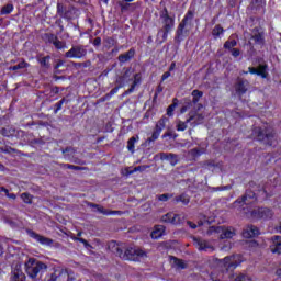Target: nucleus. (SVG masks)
I'll use <instances>...</instances> for the list:
<instances>
[{"instance_id": "1", "label": "nucleus", "mask_w": 281, "mask_h": 281, "mask_svg": "<svg viewBox=\"0 0 281 281\" xmlns=\"http://www.w3.org/2000/svg\"><path fill=\"white\" fill-rule=\"evenodd\" d=\"M250 190L246 191V194L234 202L235 207H241L244 214H249L252 218H262L263 221H269L273 218V211L269 207H258L252 211L245 210V205H250L254 201H258V198L265 201L272 196L271 187L269 182L266 184H257L255 181L249 182Z\"/></svg>"}, {"instance_id": "2", "label": "nucleus", "mask_w": 281, "mask_h": 281, "mask_svg": "<svg viewBox=\"0 0 281 281\" xmlns=\"http://www.w3.org/2000/svg\"><path fill=\"white\" fill-rule=\"evenodd\" d=\"M113 248L114 252L116 256H119V258H121V260H132L133 262H137V260L142 258H148V254L138 247L130 246L124 251V245L113 244Z\"/></svg>"}, {"instance_id": "3", "label": "nucleus", "mask_w": 281, "mask_h": 281, "mask_svg": "<svg viewBox=\"0 0 281 281\" xmlns=\"http://www.w3.org/2000/svg\"><path fill=\"white\" fill-rule=\"evenodd\" d=\"M252 135L257 142H262L266 146H273L276 142V130L269 124L255 126L252 128Z\"/></svg>"}, {"instance_id": "4", "label": "nucleus", "mask_w": 281, "mask_h": 281, "mask_svg": "<svg viewBox=\"0 0 281 281\" xmlns=\"http://www.w3.org/2000/svg\"><path fill=\"white\" fill-rule=\"evenodd\" d=\"M239 258L240 257L238 256H231L225 257L223 260H220V265L224 267L225 272L220 273L217 279H214V273H212L211 279L213 281H227V279H225V276H229V271H234V269H236V267L240 265V262H238Z\"/></svg>"}, {"instance_id": "5", "label": "nucleus", "mask_w": 281, "mask_h": 281, "mask_svg": "<svg viewBox=\"0 0 281 281\" xmlns=\"http://www.w3.org/2000/svg\"><path fill=\"white\" fill-rule=\"evenodd\" d=\"M206 234L207 236H214L215 238L225 240V238H232L233 236H236V228L232 226H211Z\"/></svg>"}, {"instance_id": "6", "label": "nucleus", "mask_w": 281, "mask_h": 281, "mask_svg": "<svg viewBox=\"0 0 281 281\" xmlns=\"http://www.w3.org/2000/svg\"><path fill=\"white\" fill-rule=\"evenodd\" d=\"M160 19L162 21V27L159 29L158 36L162 34V41H168V34H170L175 27V20L170 16L166 8L161 11Z\"/></svg>"}, {"instance_id": "7", "label": "nucleus", "mask_w": 281, "mask_h": 281, "mask_svg": "<svg viewBox=\"0 0 281 281\" xmlns=\"http://www.w3.org/2000/svg\"><path fill=\"white\" fill-rule=\"evenodd\" d=\"M45 281H76V273L71 270L57 268L45 277Z\"/></svg>"}, {"instance_id": "8", "label": "nucleus", "mask_w": 281, "mask_h": 281, "mask_svg": "<svg viewBox=\"0 0 281 281\" xmlns=\"http://www.w3.org/2000/svg\"><path fill=\"white\" fill-rule=\"evenodd\" d=\"M44 271H47V265L43 261L31 258L25 262V272L29 278H36L38 273H44Z\"/></svg>"}, {"instance_id": "9", "label": "nucleus", "mask_w": 281, "mask_h": 281, "mask_svg": "<svg viewBox=\"0 0 281 281\" xmlns=\"http://www.w3.org/2000/svg\"><path fill=\"white\" fill-rule=\"evenodd\" d=\"M87 57V47L85 45H72L69 50L65 53V58H75L80 60Z\"/></svg>"}, {"instance_id": "10", "label": "nucleus", "mask_w": 281, "mask_h": 281, "mask_svg": "<svg viewBox=\"0 0 281 281\" xmlns=\"http://www.w3.org/2000/svg\"><path fill=\"white\" fill-rule=\"evenodd\" d=\"M133 80V69L131 68H125V71L122 74V76H119L116 78V85L119 87H124L128 85Z\"/></svg>"}, {"instance_id": "11", "label": "nucleus", "mask_w": 281, "mask_h": 281, "mask_svg": "<svg viewBox=\"0 0 281 281\" xmlns=\"http://www.w3.org/2000/svg\"><path fill=\"white\" fill-rule=\"evenodd\" d=\"M249 89V81L247 79L238 78L235 83V91L238 95H245Z\"/></svg>"}, {"instance_id": "12", "label": "nucleus", "mask_w": 281, "mask_h": 281, "mask_svg": "<svg viewBox=\"0 0 281 281\" xmlns=\"http://www.w3.org/2000/svg\"><path fill=\"white\" fill-rule=\"evenodd\" d=\"M27 234L31 238H34V240H36L41 245H46L47 247H49L50 245H54L53 239L42 236L34 231H27Z\"/></svg>"}, {"instance_id": "13", "label": "nucleus", "mask_w": 281, "mask_h": 281, "mask_svg": "<svg viewBox=\"0 0 281 281\" xmlns=\"http://www.w3.org/2000/svg\"><path fill=\"white\" fill-rule=\"evenodd\" d=\"M193 240L199 251H214V246L210 241L201 238H194Z\"/></svg>"}, {"instance_id": "14", "label": "nucleus", "mask_w": 281, "mask_h": 281, "mask_svg": "<svg viewBox=\"0 0 281 281\" xmlns=\"http://www.w3.org/2000/svg\"><path fill=\"white\" fill-rule=\"evenodd\" d=\"M10 281H25V273L21 269V263H16L12 269Z\"/></svg>"}, {"instance_id": "15", "label": "nucleus", "mask_w": 281, "mask_h": 281, "mask_svg": "<svg viewBox=\"0 0 281 281\" xmlns=\"http://www.w3.org/2000/svg\"><path fill=\"white\" fill-rule=\"evenodd\" d=\"M270 251L280 256L281 254V236L274 235L271 237Z\"/></svg>"}, {"instance_id": "16", "label": "nucleus", "mask_w": 281, "mask_h": 281, "mask_svg": "<svg viewBox=\"0 0 281 281\" xmlns=\"http://www.w3.org/2000/svg\"><path fill=\"white\" fill-rule=\"evenodd\" d=\"M189 119H187V122H191V126H199V124H203V120H205V116L201 113H189Z\"/></svg>"}, {"instance_id": "17", "label": "nucleus", "mask_w": 281, "mask_h": 281, "mask_svg": "<svg viewBox=\"0 0 281 281\" xmlns=\"http://www.w3.org/2000/svg\"><path fill=\"white\" fill-rule=\"evenodd\" d=\"M159 156L161 161H169L171 166L179 164V156L177 154L160 153Z\"/></svg>"}, {"instance_id": "18", "label": "nucleus", "mask_w": 281, "mask_h": 281, "mask_svg": "<svg viewBox=\"0 0 281 281\" xmlns=\"http://www.w3.org/2000/svg\"><path fill=\"white\" fill-rule=\"evenodd\" d=\"M258 234H260V231L258 229V227H256L254 225L247 226L243 231L244 238H255V236H258Z\"/></svg>"}, {"instance_id": "19", "label": "nucleus", "mask_w": 281, "mask_h": 281, "mask_svg": "<svg viewBox=\"0 0 281 281\" xmlns=\"http://www.w3.org/2000/svg\"><path fill=\"white\" fill-rule=\"evenodd\" d=\"M139 85H142V75H140V72H137V74L134 75L133 83L130 87V89H127L124 92V95H130V93H133L135 91V87H137Z\"/></svg>"}, {"instance_id": "20", "label": "nucleus", "mask_w": 281, "mask_h": 281, "mask_svg": "<svg viewBox=\"0 0 281 281\" xmlns=\"http://www.w3.org/2000/svg\"><path fill=\"white\" fill-rule=\"evenodd\" d=\"M61 153L65 157V159H67V161H72L74 164H80V160L78 159H72L71 156L76 155V150L74 149V147H66L65 149H61Z\"/></svg>"}, {"instance_id": "21", "label": "nucleus", "mask_w": 281, "mask_h": 281, "mask_svg": "<svg viewBox=\"0 0 281 281\" xmlns=\"http://www.w3.org/2000/svg\"><path fill=\"white\" fill-rule=\"evenodd\" d=\"M57 14L61 19H69V9L67 8V5L58 2L57 3Z\"/></svg>"}, {"instance_id": "22", "label": "nucleus", "mask_w": 281, "mask_h": 281, "mask_svg": "<svg viewBox=\"0 0 281 281\" xmlns=\"http://www.w3.org/2000/svg\"><path fill=\"white\" fill-rule=\"evenodd\" d=\"M132 58H135V48H131L125 54H121L119 56V61H121V63H128V60H132Z\"/></svg>"}, {"instance_id": "23", "label": "nucleus", "mask_w": 281, "mask_h": 281, "mask_svg": "<svg viewBox=\"0 0 281 281\" xmlns=\"http://www.w3.org/2000/svg\"><path fill=\"white\" fill-rule=\"evenodd\" d=\"M166 232V227L162 225H158L155 227V229L151 232V238H154V240H157L159 238H161L164 236Z\"/></svg>"}, {"instance_id": "24", "label": "nucleus", "mask_w": 281, "mask_h": 281, "mask_svg": "<svg viewBox=\"0 0 281 281\" xmlns=\"http://www.w3.org/2000/svg\"><path fill=\"white\" fill-rule=\"evenodd\" d=\"M192 21H194V10L189 9L188 12L186 13L184 18L182 19L181 23H183L187 26H191Z\"/></svg>"}, {"instance_id": "25", "label": "nucleus", "mask_w": 281, "mask_h": 281, "mask_svg": "<svg viewBox=\"0 0 281 281\" xmlns=\"http://www.w3.org/2000/svg\"><path fill=\"white\" fill-rule=\"evenodd\" d=\"M188 27L187 24H183L182 22L179 23L177 32H176V40L181 41L182 36H186L187 32H190V30H186Z\"/></svg>"}, {"instance_id": "26", "label": "nucleus", "mask_w": 281, "mask_h": 281, "mask_svg": "<svg viewBox=\"0 0 281 281\" xmlns=\"http://www.w3.org/2000/svg\"><path fill=\"white\" fill-rule=\"evenodd\" d=\"M173 203H182V205H188L190 203V195L188 193H182L173 198Z\"/></svg>"}, {"instance_id": "27", "label": "nucleus", "mask_w": 281, "mask_h": 281, "mask_svg": "<svg viewBox=\"0 0 281 281\" xmlns=\"http://www.w3.org/2000/svg\"><path fill=\"white\" fill-rule=\"evenodd\" d=\"M257 76L267 78L269 76V66L267 64H260L257 68Z\"/></svg>"}, {"instance_id": "28", "label": "nucleus", "mask_w": 281, "mask_h": 281, "mask_svg": "<svg viewBox=\"0 0 281 281\" xmlns=\"http://www.w3.org/2000/svg\"><path fill=\"white\" fill-rule=\"evenodd\" d=\"M29 67H30V63L22 59L21 61H19L18 65L10 66L9 71H19V69H27Z\"/></svg>"}, {"instance_id": "29", "label": "nucleus", "mask_w": 281, "mask_h": 281, "mask_svg": "<svg viewBox=\"0 0 281 281\" xmlns=\"http://www.w3.org/2000/svg\"><path fill=\"white\" fill-rule=\"evenodd\" d=\"M139 142V136H133L127 140V150L130 153H135V144Z\"/></svg>"}, {"instance_id": "30", "label": "nucleus", "mask_w": 281, "mask_h": 281, "mask_svg": "<svg viewBox=\"0 0 281 281\" xmlns=\"http://www.w3.org/2000/svg\"><path fill=\"white\" fill-rule=\"evenodd\" d=\"M89 207H95L97 212H99V214H103L104 216L111 215L109 210L104 209V206H102L100 204L89 203Z\"/></svg>"}, {"instance_id": "31", "label": "nucleus", "mask_w": 281, "mask_h": 281, "mask_svg": "<svg viewBox=\"0 0 281 281\" xmlns=\"http://www.w3.org/2000/svg\"><path fill=\"white\" fill-rule=\"evenodd\" d=\"M191 95L193 98L191 104H199V101L203 98V91L193 90Z\"/></svg>"}, {"instance_id": "32", "label": "nucleus", "mask_w": 281, "mask_h": 281, "mask_svg": "<svg viewBox=\"0 0 281 281\" xmlns=\"http://www.w3.org/2000/svg\"><path fill=\"white\" fill-rule=\"evenodd\" d=\"M205 148H193L189 151V155L193 158L196 159L198 157H201V155H204Z\"/></svg>"}, {"instance_id": "33", "label": "nucleus", "mask_w": 281, "mask_h": 281, "mask_svg": "<svg viewBox=\"0 0 281 281\" xmlns=\"http://www.w3.org/2000/svg\"><path fill=\"white\" fill-rule=\"evenodd\" d=\"M1 135H3V137H13L14 133H16V131L12 127H3L0 131Z\"/></svg>"}, {"instance_id": "34", "label": "nucleus", "mask_w": 281, "mask_h": 281, "mask_svg": "<svg viewBox=\"0 0 281 281\" xmlns=\"http://www.w3.org/2000/svg\"><path fill=\"white\" fill-rule=\"evenodd\" d=\"M52 59L50 56H45L38 59V63L41 65V67H45V69H49L50 65H49V60Z\"/></svg>"}, {"instance_id": "35", "label": "nucleus", "mask_w": 281, "mask_h": 281, "mask_svg": "<svg viewBox=\"0 0 281 281\" xmlns=\"http://www.w3.org/2000/svg\"><path fill=\"white\" fill-rule=\"evenodd\" d=\"M13 11H14V5L9 3L4 7H2L0 14L1 15L11 14V12H13Z\"/></svg>"}, {"instance_id": "36", "label": "nucleus", "mask_w": 281, "mask_h": 281, "mask_svg": "<svg viewBox=\"0 0 281 281\" xmlns=\"http://www.w3.org/2000/svg\"><path fill=\"white\" fill-rule=\"evenodd\" d=\"M173 218H175V213H167V214L162 215L161 222L170 223L171 225H173Z\"/></svg>"}, {"instance_id": "37", "label": "nucleus", "mask_w": 281, "mask_h": 281, "mask_svg": "<svg viewBox=\"0 0 281 281\" xmlns=\"http://www.w3.org/2000/svg\"><path fill=\"white\" fill-rule=\"evenodd\" d=\"M186 221V215L183 214H173V225H181Z\"/></svg>"}, {"instance_id": "38", "label": "nucleus", "mask_w": 281, "mask_h": 281, "mask_svg": "<svg viewBox=\"0 0 281 281\" xmlns=\"http://www.w3.org/2000/svg\"><path fill=\"white\" fill-rule=\"evenodd\" d=\"M252 40L258 45H262V43H265V36L262 35V33H256L255 35H252Z\"/></svg>"}, {"instance_id": "39", "label": "nucleus", "mask_w": 281, "mask_h": 281, "mask_svg": "<svg viewBox=\"0 0 281 281\" xmlns=\"http://www.w3.org/2000/svg\"><path fill=\"white\" fill-rule=\"evenodd\" d=\"M237 42L234 38H229L224 43V49H232L233 47H236Z\"/></svg>"}, {"instance_id": "40", "label": "nucleus", "mask_w": 281, "mask_h": 281, "mask_svg": "<svg viewBox=\"0 0 281 281\" xmlns=\"http://www.w3.org/2000/svg\"><path fill=\"white\" fill-rule=\"evenodd\" d=\"M21 199L27 205H32V199H33L32 194H30V193H22L21 194Z\"/></svg>"}, {"instance_id": "41", "label": "nucleus", "mask_w": 281, "mask_h": 281, "mask_svg": "<svg viewBox=\"0 0 281 281\" xmlns=\"http://www.w3.org/2000/svg\"><path fill=\"white\" fill-rule=\"evenodd\" d=\"M61 168H68V170H85V167L70 165V164H61Z\"/></svg>"}, {"instance_id": "42", "label": "nucleus", "mask_w": 281, "mask_h": 281, "mask_svg": "<svg viewBox=\"0 0 281 281\" xmlns=\"http://www.w3.org/2000/svg\"><path fill=\"white\" fill-rule=\"evenodd\" d=\"M234 281H254L251 279V277H249L248 274H245V273H239L235 279Z\"/></svg>"}, {"instance_id": "43", "label": "nucleus", "mask_w": 281, "mask_h": 281, "mask_svg": "<svg viewBox=\"0 0 281 281\" xmlns=\"http://www.w3.org/2000/svg\"><path fill=\"white\" fill-rule=\"evenodd\" d=\"M190 122H183V121H178L177 122V125H176V130L177 131H186V128H188V124H189Z\"/></svg>"}, {"instance_id": "44", "label": "nucleus", "mask_w": 281, "mask_h": 281, "mask_svg": "<svg viewBox=\"0 0 281 281\" xmlns=\"http://www.w3.org/2000/svg\"><path fill=\"white\" fill-rule=\"evenodd\" d=\"M168 122V117L162 116L156 124L158 128H161L162 131L166 128V123Z\"/></svg>"}, {"instance_id": "45", "label": "nucleus", "mask_w": 281, "mask_h": 281, "mask_svg": "<svg viewBox=\"0 0 281 281\" xmlns=\"http://www.w3.org/2000/svg\"><path fill=\"white\" fill-rule=\"evenodd\" d=\"M175 109H177V99H173V103L167 109V115H169V117L175 113Z\"/></svg>"}, {"instance_id": "46", "label": "nucleus", "mask_w": 281, "mask_h": 281, "mask_svg": "<svg viewBox=\"0 0 281 281\" xmlns=\"http://www.w3.org/2000/svg\"><path fill=\"white\" fill-rule=\"evenodd\" d=\"M173 265H176L178 269H186V262H183L181 259L173 257Z\"/></svg>"}, {"instance_id": "47", "label": "nucleus", "mask_w": 281, "mask_h": 281, "mask_svg": "<svg viewBox=\"0 0 281 281\" xmlns=\"http://www.w3.org/2000/svg\"><path fill=\"white\" fill-rule=\"evenodd\" d=\"M172 196H175V194H171V193H164V194L158 195L157 199H158V201L166 202V201H168L169 199H172Z\"/></svg>"}, {"instance_id": "48", "label": "nucleus", "mask_w": 281, "mask_h": 281, "mask_svg": "<svg viewBox=\"0 0 281 281\" xmlns=\"http://www.w3.org/2000/svg\"><path fill=\"white\" fill-rule=\"evenodd\" d=\"M224 30L221 27L220 24L215 25L213 29V36H221L223 34Z\"/></svg>"}, {"instance_id": "49", "label": "nucleus", "mask_w": 281, "mask_h": 281, "mask_svg": "<svg viewBox=\"0 0 281 281\" xmlns=\"http://www.w3.org/2000/svg\"><path fill=\"white\" fill-rule=\"evenodd\" d=\"M54 47H56V49H63L65 47V42L58 40H55V42L53 43Z\"/></svg>"}, {"instance_id": "50", "label": "nucleus", "mask_w": 281, "mask_h": 281, "mask_svg": "<svg viewBox=\"0 0 281 281\" xmlns=\"http://www.w3.org/2000/svg\"><path fill=\"white\" fill-rule=\"evenodd\" d=\"M0 153H7L8 155L12 154V153H19V150L12 148V147H1L0 148Z\"/></svg>"}, {"instance_id": "51", "label": "nucleus", "mask_w": 281, "mask_h": 281, "mask_svg": "<svg viewBox=\"0 0 281 281\" xmlns=\"http://www.w3.org/2000/svg\"><path fill=\"white\" fill-rule=\"evenodd\" d=\"M148 168H150V166L142 165V166L135 167L134 172H144V171L148 170Z\"/></svg>"}, {"instance_id": "52", "label": "nucleus", "mask_w": 281, "mask_h": 281, "mask_svg": "<svg viewBox=\"0 0 281 281\" xmlns=\"http://www.w3.org/2000/svg\"><path fill=\"white\" fill-rule=\"evenodd\" d=\"M120 89H122V87H120V83H117L116 87H114L109 94H106V98H111L113 95H115V93H117L120 91Z\"/></svg>"}, {"instance_id": "53", "label": "nucleus", "mask_w": 281, "mask_h": 281, "mask_svg": "<svg viewBox=\"0 0 281 281\" xmlns=\"http://www.w3.org/2000/svg\"><path fill=\"white\" fill-rule=\"evenodd\" d=\"M46 38L48 41V43H52L54 45V43L56 42V40L58 38V36L52 34V33H47L46 34Z\"/></svg>"}, {"instance_id": "54", "label": "nucleus", "mask_w": 281, "mask_h": 281, "mask_svg": "<svg viewBox=\"0 0 281 281\" xmlns=\"http://www.w3.org/2000/svg\"><path fill=\"white\" fill-rule=\"evenodd\" d=\"M72 240H76L78 243H82V245H85V247H89V241H87V239L85 238H80V237H71Z\"/></svg>"}, {"instance_id": "55", "label": "nucleus", "mask_w": 281, "mask_h": 281, "mask_svg": "<svg viewBox=\"0 0 281 281\" xmlns=\"http://www.w3.org/2000/svg\"><path fill=\"white\" fill-rule=\"evenodd\" d=\"M72 240H76L78 243H82V245H85V247H89V241H87V239L85 238H80V237H71Z\"/></svg>"}, {"instance_id": "56", "label": "nucleus", "mask_w": 281, "mask_h": 281, "mask_svg": "<svg viewBox=\"0 0 281 281\" xmlns=\"http://www.w3.org/2000/svg\"><path fill=\"white\" fill-rule=\"evenodd\" d=\"M133 173H135V171L131 167L125 168L123 171V175H125V177H130V175H133Z\"/></svg>"}, {"instance_id": "57", "label": "nucleus", "mask_w": 281, "mask_h": 281, "mask_svg": "<svg viewBox=\"0 0 281 281\" xmlns=\"http://www.w3.org/2000/svg\"><path fill=\"white\" fill-rule=\"evenodd\" d=\"M92 45H94V47H100L102 45V38L95 37L92 42Z\"/></svg>"}, {"instance_id": "58", "label": "nucleus", "mask_w": 281, "mask_h": 281, "mask_svg": "<svg viewBox=\"0 0 281 281\" xmlns=\"http://www.w3.org/2000/svg\"><path fill=\"white\" fill-rule=\"evenodd\" d=\"M157 139H159V134L153 132L151 137L148 138V142H157Z\"/></svg>"}, {"instance_id": "59", "label": "nucleus", "mask_w": 281, "mask_h": 281, "mask_svg": "<svg viewBox=\"0 0 281 281\" xmlns=\"http://www.w3.org/2000/svg\"><path fill=\"white\" fill-rule=\"evenodd\" d=\"M231 52H232V56H234V58H238V56H240V49H238V48H233Z\"/></svg>"}, {"instance_id": "60", "label": "nucleus", "mask_w": 281, "mask_h": 281, "mask_svg": "<svg viewBox=\"0 0 281 281\" xmlns=\"http://www.w3.org/2000/svg\"><path fill=\"white\" fill-rule=\"evenodd\" d=\"M63 109V102L58 101L56 104H55V111L54 113H58V111H60Z\"/></svg>"}, {"instance_id": "61", "label": "nucleus", "mask_w": 281, "mask_h": 281, "mask_svg": "<svg viewBox=\"0 0 281 281\" xmlns=\"http://www.w3.org/2000/svg\"><path fill=\"white\" fill-rule=\"evenodd\" d=\"M249 74L257 75L258 76V68L256 67H249L248 68Z\"/></svg>"}, {"instance_id": "62", "label": "nucleus", "mask_w": 281, "mask_h": 281, "mask_svg": "<svg viewBox=\"0 0 281 281\" xmlns=\"http://www.w3.org/2000/svg\"><path fill=\"white\" fill-rule=\"evenodd\" d=\"M190 106H192V103H188L187 105L182 106L180 110V113H186V111H188V109H190Z\"/></svg>"}, {"instance_id": "63", "label": "nucleus", "mask_w": 281, "mask_h": 281, "mask_svg": "<svg viewBox=\"0 0 281 281\" xmlns=\"http://www.w3.org/2000/svg\"><path fill=\"white\" fill-rule=\"evenodd\" d=\"M65 65V61L59 59L57 60L56 65H55V69H58L59 67H63Z\"/></svg>"}, {"instance_id": "64", "label": "nucleus", "mask_w": 281, "mask_h": 281, "mask_svg": "<svg viewBox=\"0 0 281 281\" xmlns=\"http://www.w3.org/2000/svg\"><path fill=\"white\" fill-rule=\"evenodd\" d=\"M168 78H170V71L164 72V75L161 76V80H168Z\"/></svg>"}]
</instances>
